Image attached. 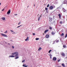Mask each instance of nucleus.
<instances>
[{
  "mask_svg": "<svg viewBox=\"0 0 67 67\" xmlns=\"http://www.w3.org/2000/svg\"><path fill=\"white\" fill-rule=\"evenodd\" d=\"M60 61V59H59V60H58V62H59Z\"/></svg>",
  "mask_w": 67,
  "mask_h": 67,
  "instance_id": "32",
  "label": "nucleus"
},
{
  "mask_svg": "<svg viewBox=\"0 0 67 67\" xmlns=\"http://www.w3.org/2000/svg\"><path fill=\"white\" fill-rule=\"evenodd\" d=\"M1 5V3H0V5Z\"/></svg>",
  "mask_w": 67,
  "mask_h": 67,
  "instance_id": "49",
  "label": "nucleus"
},
{
  "mask_svg": "<svg viewBox=\"0 0 67 67\" xmlns=\"http://www.w3.org/2000/svg\"><path fill=\"white\" fill-rule=\"evenodd\" d=\"M15 57V56L13 55H12L9 56V58H10V57Z\"/></svg>",
  "mask_w": 67,
  "mask_h": 67,
  "instance_id": "7",
  "label": "nucleus"
},
{
  "mask_svg": "<svg viewBox=\"0 0 67 67\" xmlns=\"http://www.w3.org/2000/svg\"><path fill=\"white\" fill-rule=\"evenodd\" d=\"M49 8L50 10H53L54 7H53V6H51L49 7Z\"/></svg>",
  "mask_w": 67,
  "mask_h": 67,
  "instance_id": "4",
  "label": "nucleus"
},
{
  "mask_svg": "<svg viewBox=\"0 0 67 67\" xmlns=\"http://www.w3.org/2000/svg\"><path fill=\"white\" fill-rule=\"evenodd\" d=\"M46 32H47V31H46V30H45V31H44V33H46Z\"/></svg>",
  "mask_w": 67,
  "mask_h": 67,
  "instance_id": "38",
  "label": "nucleus"
},
{
  "mask_svg": "<svg viewBox=\"0 0 67 67\" xmlns=\"http://www.w3.org/2000/svg\"><path fill=\"white\" fill-rule=\"evenodd\" d=\"M63 47H64V48H65V47H66V46L64 45H63Z\"/></svg>",
  "mask_w": 67,
  "mask_h": 67,
  "instance_id": "29",
  "label": "nucleus"
},
{
  "mask_svg": "<svg viewBox=\"0 0 67 67\" xmlns=\"http://www.w3.org/2000/svg\"><path fill=\"white\" fill-rule=\"evenodd\" d=\"M61 54L62 56H64L65 55V54L63 52H61Z\"/></svg>",
  "mask_w": 67,
  "mask_h": 67,
  "instance_id": "3",
  "label": "nucleus"
},
{
  "mask_svg": "<svg viewBox=\"0 0 67 67\" xmlns=\"http://www.w3.org/2000/svg\"><path fill=\"white\" fill-rule=\"evenodd\" d=\"M40 29H41V28H39L38 29V31H40Z\"/></svg>",
  "mask_w": 67,
  "mask_h": 67,
  "instance_id": "35",
  "label": "nucleus"
},
{
  "mask_svg": "<svg viewBox=\"0 0 67 67\" xmlns=\"http://www.w3.org/2000/svg\"><path fill=\"white\" fill-rule=\"evenodd\" d=\"M35 40H36V41H37V40H39V38H36Z\"/></svg>",
  "mask_w": 67,
  "mask_h": 67,
  "instance_id": "18",
  "label": "nucleus"
},
{
  "mask_svg": "<svg viewBox=\"0 0 67 67\" xmlns=\"http://www.w3.org/2000/svg\"><path fill=\"white\" fill-rule=\"evenodd\" d=\"M28 65L26 66H24V67H27Z\"/></svg>",
  "mask_w": 67,
  "mask_h": 67,
  "instance_id": "44",
  "label": "nucleus"
},
{
  "mask_svg": "<svg viewBox=\"0 0 67 67\" xmlns=\"http://www.w3.org/2000/svg\"><path fill=\"white\" fill-rule=\"evenodd\" d=\"M18 58H19V57L16 56V57L15 59H18Z\"/></svg>",
  "mask_w": 67,
  "mask_h": 67,
  "instance_id": "16",
  "label": "nucleus"
},
{
  "mask_svg": "<svg viewBox=\"0 0 67 67\" xmlns=\"http://www.w3.org/2000/svg\"><path fill=\"white\" fill-rule=\"evenodd\" d=\"M46 37L47 38H48V37H49V35H46Z\"/></svg>",
  "mask_w": 67,
  "mask_h": 67,
  "instance_id": "10",
  "label": "nucleus"
},
{
  "mask_svg": "<svg viewBox=\"0 0 67 67\" xmlns=\"http://www.w3.org/2000/svg\"><path fill=\"white\" fill-rule=\"evenodd\" d=\"M40 17H39L38 18V21H39L40 20Z\"/></svg>",
  "mask_w": 67,
  "mask_h": 67,
  "instance_id": "27",
  "label": "nucleus"
},
{
  "mask_svg": "<svg viewBox=\"0 0 67 67\" xmlns=\"http://www.w3.org/2000/svg\"><path fill=\"white\" fill-rule=\"evenodd\" d=\"M8 45H10V44H9V43H8Z\"/></svg>",
  "mask_w": 67,
  "mask_h": 67,
  "instance_id": "47",
  "label": "nucleus"
},
{
  "mask_svg": "<svg viewBox=\"0 0 67 67\" xmlns=\"http://www.w3.org/2000/svg\"><path fill=\"white\" fill-rule=\"evenodd\" d=\"M25 60H23L22 61V63H24V62H25Z\"/></svg>",
  "mask_w": 67,
  "mask_h": 67,
  "instance_id": "21",
  "label": "nucleus"
},
{
  "mask_svg": "<svg viewBox=\"0 0 67 67\" xmlns=\"http://www.w3.org/2000/svg\"><path fill=\"white\" fill-rule=\"evenodd\" d=\"M1 35L3 36H4V37H7V35L5 34H1Z\"/></svg>",
  "mask_w": 67,
  "mask_h": 67,
  "instance_id": "2",
  "label": "nucleus"
},
{
  "mask_svg": "<svg viewBox=\"0 0 67 67\" xmlns=\"http://www.w3.org/2000/svg\"><path fill=\"white\" fill-rule=\"evenodd\" d=\"M12 47L13 48H14V47L13 46H12Z\"/></svg>",
  "mask_w": 67,
  "mask_h": 67,
  "instance_id": "40",
  "label": "nucleus"
},
{
  "mask_svg": "<svg viewBox=\"0 0 67 67\" xmlns=\"http://www.w3.org/2000/svg\"><path fill=\"white\" fill-rule=\"evenodd\" d=\"M67 37V34H66L65 35V38H66V37Z\"/></svg>",
  "mask_w": 67,
  "mask_h": 67,
  "instance_id": "22",
  "label": "nucleus"
},
{
  "mask_svg": "<svg viewBox=\"0 0 67 67\" xmlns=\"http://www.w3.org/2000/svg\"><path fill=\"white\" fill-rule=\"evenodd\" d=\"M39 15V14H38V15Z\"/></svg>",
  "mask_w": 67,
  "mask_h": 67,
  "instance_id": "53",
  "label": "nucleus"
},
{
  "mask_svg": "<svg viewBox=\"0 0 67 67\" xmlns=\"http://www.w3.org/2000/svg\"><path fill=\"white\" fill-rule=\"evenodd\" d=\"M15 34V33H13V34Z\"/></svg>",
  "mask_w": 67,
  "mask_h": 67,
  "instance_id": "48",
  "label": "nucleus"
},
{
  "mask_svg": "<svg viewBox=\"0 0 67 67\" xmlns=\"http://www.w3.org/2000/svg\"><path fill=\"white\" fill-rule=\"evenodd\" d=\"M60 23L61 24H62L63 23V22H62V21H60Z\"/></svg>",
  "mask_w": 67,
  "mask_h": 67,
  "instance_id": "28",
  "label": "nucleus"
},
{
  "mask_svg": "<svg viewBox=\"0 0 67 67\" xmlns=\"http://www.w3.org/2000/svg\"><path fill=\"white\" fill-rule=\"evenodd\" d=\"M58 42H59V41L58 40L57 41V43H58Z\"/></svg>",
  "mask_w": 67,
  "mask_h": 67,
  "instance_id": "41",
  "label": "nucleus"
},
{
  "mask_svg": "<svg viewBox=\"0 0 67 67\" xmlns=\"http://www.w3.org/2000/svg\"><path fill=\"white\" fill-rule=\"evenodd\" d=\"M49 4H48L47 5V7L48 8L49 7Z\"/></svg>",
  "mask_w": 67,
  "mask_h": 67,
  "instance_id": "31",
  "label": "nucleus"
},
{
  "mask_svg": "<svg viewBox=\"0 0 67 67\" xmlns=\"http://www.w3.org/2000/svg\"><path fill=\"white\" fill-rule=\"evenodd\" d=\"M34 6H35V4H34Z\"/></svg>",
  "mask_w": 67,
  "mask_h": 67,
  "instance_id": "46",
  "label": "nucleus"
},
{
  "mask_svg": "<svg viewBox=\"0 0 67 67\" xmlns=\"http://www.w3.org/2000/svg\"><path fill=\"white\" fill-rule=\"evenodd\" d=\"M21 21H20L19 22V23L18 24V25H19V24H21Z\"/></svg>",
  "mask_w": 67,
  "mask_h": 67,
  "instance_id": "23",
  "label": "nucleus"
},
{
  "mask_svg": "<svg viewBox=\"0 0 67 67\" xmlns=\"http://www.w3.org/2000/svg\"><path fill=\"white\" fill-rule=\"evenodd\" d=\"M18 15L17 14H15V15Z\"/></svg>",
  "mask_w": 67,
  "mask_h": 67,
  "instance_id": "43",
  "label": "nucleus"
},
{
  "mask_svg": "<svg viewBox=\"0 0 67 67\" xmlns=\"http://www.w3.org/2000/svg\"><path fill=\"white\" fill-rule=\"evenodd\" d=\"M48 9V8H45V10H47Z\"/></svg>",
  "mask_w": 67,
  "mask_h": 67,
  "instance_id": "30",
  "label": "nucleus"
},
{
  "mask_svg": "<svg viewBox=\"0 0 67 67\" xmlns=\"http://www.w3.org/2000/svg\"><path fill=\"white\" fill-rule=\"evenodd\" d=\"M41 17V16H42V14L40 16Z\"/></svg>",
  "mask_w": 67,
  "mask_h": 67,
  "instance_id": "45",
  "label": "nucleus"
},
{
  "mask_svg": "<svg viewBox=\"0 0 67 67\" xmlns=\"http://www.w3.org/2000/svg\"><path fill=\"white\" fill-rule=\"evenodd\" d=\"M52 50H50L49 51L48 53H51V52Z\"/></svg>",
  "mask_w": 67,
  "mask_h": 67,
  "instance_id": "25",
  "label": "nucleus"
},
{
  "mask_svg": "<svg viewBox=\"0 0 67 67\" xmlns=\"http://www.w3.org/2000/svg\"><path fill=\"white\" fill-rule=\"evenodd\" d=\"M64 4H67V0H65L63 2Z\"/></svg>",
  "mask_w": 67,
  "mask_h": 67,
  "instance_id": "6",
  "label": "nucleus"
},
{
  "mask_svg": "<svg viewBox=\"0 0 67 67\" xmlns=\"http://www.w3.org/2000/svg\"><path fill=\"white\" fill-rule=\"evenodd\" d=\"M58 16H59V18H61V15L60 14H59Z\"/></svg>",
  "mask_w": 67,
  "mask_h": 67,
  "instance_id": "13",
  "label": "nucleus"
},
{
  "mask_svg": "<svg viewBox=\"0 0 67 67\" xmlns=\"http://www.w3.org/2000/svg\"><path fill=\"white\" fill-rule=\"evenodd\" d=\"M41 49H42V48L41 47H39V49H38V50H41Z\"/></svg>",
  "mask_w": 67,
  "mask_h": 67,
  "instance_id": "17",
  "label": "nucleus"
},
{
  "mask_svg": "<svg viewBox=\"0 0 67 67\" xmlns=\"http://www.w3.org/2000/svg\"><path fill=\"white\" fill-rule=\"evenodd\" d=\"M4 33H7V31H6L4 32Z\"/></svg>",
  "mask_w": 67,
  "mask_h": 67,
  "instance_id": "34",
  "label": "nucleus"
},
{
  "mask_svg": "<svg viewBox=\"0 0 67 67\" xmlns=\"http://www.w3.org/2000/svg\"><path fill=\"white\" fill-rule=\"evenodd\" d=\"M4 10V9H2V11H3Z\"/></svg>",
  "mask_w": 67,
  "mask_h": 67,
  "instance_id": "42",
  "label": "nucleus"
},
{
  "mask_svg": "<svg viewBox=\"0 0 67 67\" xmlns=\"http://www.w3.org/2000/svg\"><path fill=\"white\" fill-rule=\"evenodd\" d=\"M52 55H51L50 56V57L51 59H52Z\"/></svg>",
  "mask_w": 67,
  "mask_h": 67,
  "instance_id": "39",
  "label": "nucleus"
},
{
  "mask_svg": "<svg viewBox=\"0 0 67 67\" xmlns=\"http://www.w3.org/2000/svg\"><path fill=\"white\" fill-rule=\"evenodd\" d=\"M26 66V65L25 64H23V67H25Z\"/></svg>",
  "mask_w": 67,
  "mask_h": 67,
  "instance_id": "26",
  "label": "nucleus"
},
{
  "mask_svg": "<svg viewBox=\"0 0 67 67\" xmlns=\"http://www.w3.org/2000/svg\"><path fill=\"white\" fill-rule=\"evenodd\" d=\"M12 54L13 55H15L14 56L15 57H16V56H17L19 55V53L18 52H16L12 53Z\"/></svg>",
  "mask_w": 67,
  "mask_h": 67,
  "instance_id": "1",
  "label": "nucleus"
},
{
  "mask_svg": "<svg viewBox=\"0 0 67 67\" xmlns=\"http://www.w3.org/2000/svg\"><path fill=\"white\" fill-rule=\"evenodd\" d=\"M2 19L3 20H5V17H2Z\"/></svg>",
  "mask_w": 67,
  "mask_h": 67,
  "instance_id": "12",
  "label": "nucleus"
},
{
  "mask_svg": "<svg viewBox=\"0 0 67 67\" xmlns=\"http://www.w3.org/2000/svg\"><path fill=\"white\" fill-rule=\"evenodd\" d=\"M28 7H29V6H28V7H27V8H28Z\"/></svg>",
  "mask_w": 67,
  "mask_h": 67,
  "instance_id": "52",
  "label": "nucleus"
},
{
  "mask_svg": "<svg viewBox=\"0 0 67 67\" xmlns=\"http://www.w3.org/2000/svg\"><path fill=\"white\" fill-rule=\"evenodd\" d=\"M61 36H64V33H62V35H61Z\"/></svg>",
  "mask_w": 67,
  "mask_h": 67,
  "instance_id": "24",
  "label": "nucleus"
},
{
  "mask_svg": "<svg viewBox=\"0 0 67 67\" xmlns=\"http://www.w3.org/2000/svg\"><path fill=\"white\" fill-rule=\"evenodd\" d=\"M54 17H55V16H53V18H54Z\"/></svg>",
  "mask_w": 67,
  "mask_h": 67,
  "instance_id": "50",
  "label": "nucleus"
},
{
  "mask_svg": "<svg viewBox=\"0 0 67 67\" xmlns=\"http://www.w3.org/2000/svg\"><path fill=\"white\" fill-rule=\"evenodd\" d=\"M54 8H55V6H54Z\"/></svg>",
  "mask_w": 67,
  "mask_h": 67,
  "instance_id": "51",
  "label": "nucleus"
},
{
  "mask_svg": "<svg viewBox=\"0 0 67 67\" xmlns=\"http://www.w3.org/2000/svg\"><path fill=\"white\" fill-rule=\"evenodd\" d=\"M51 33L52 35H54V34H55V33L54 32H52Z\"/></svg>",
  "mask_w": 67,
  "mask_h": 67,
  "instance_id": "14",
  "label": "nucleus"
},
{
  "mask_svg": "<svg viewBox=\"0 0 67 67\" xmlns=\"http://www.w3.org/2000/svg\"><path fill=\"white\" fill-rule=\"evenodd\" d=\"M53 44H54V43H53Z\"/></svg>",
  "mask_w": 67,
  "mask_h": 67,
  "instance_id": "54",
  "label": "nucleus"
},
{
  "mask_svg": "<svg viewBox=\"0 0 67 67\" xmlns=\"http://www.w3.org/2000/svg\"><path fill=\"white\" fill-rule=\"evenodd\" d=\"M10 31H11V32H14V31H13V30H10Z\"/></svg>",
  "mask_w": 67,
  "mask_h": 67,
  "instance_id": "33",
  "label": "nucleus"
},
{
  "mask_svg": "<svg viewBox=\"0 0 67 67\" xmlns=\"http://www.w3.org/2000/svg\"><path fill=\"white\" fill-rule=\"evenodd\" d=\"M56 59H57L55 57H53V60H56Z\"/></svg>",
  "mask_w": 67,
  "mask_h": 67,
  "instance_id": "9",
  "label": "nucleus"
},
{
  "mask_svg": "<svg viewBox=\"0 0 67 67\" xmlns=\"http://www.w3.org/2000/svg\"><path fill=\"white\" fill-rule=\"evenodd\" d=\"M22 25H21L19 26H18L16 28H18L19 27H20V26H22Z\"/></svg>",
  "mask_w": 67,
  "mask_h": 67,
  "instance_id": "19",
  "label": "nucleus"
},
{
  "mask_svg": "<svg viewBox=\"0 0 67 67\" xmlns=\"http://www.w3.org/2000/svg\"><path fill=\"white\" fill-rule=\"evenodd\" d=\"M49 29L50 30H52V28L51 27H49Z\"/></svg>",
  "mask_w": 67,
  "mask_h": 67,
  "instance_id": "20",
  "label": "nucleus"
},
{
  "mask_svg": "<svg viewBox=\"0 0 67 67\" xmlns=\"http://www.w3.org/2000/svg\"><path fill=\"white\" fill-rule=\"evenodd\" d=\"M62 65L63 66V67H65V64L64 63H62Z\"/></svg>",
  "mask_w": 67,
  "mask_h": 67,
  "instance_id": "11",
  "label": "nucleus"
},
{
  "mask_svg": "<svg viewBox=\"0 0 67 67\" xmlns=\"http://www.w3.org/2000/svg\"><path fill=\"white\" fill-rule=\"evenodd\" d=\"M10 12H11V10L10 9H9L7 13V14H9L10 13Z\"/></svg>",
  "mask_w": 67,
  "mask_h": 67,
  "instance_id": "5",
  "label": "nucleus"
},
{
  "mask_svg": "<svg viewBox=\"0 0 67 67\" xmlns=\"http://www.w3.org/2000/svg\"><path fill=\"white\" fill-rule=\"evenodd\" d=\"M46 31L47 32H48V30H46Z\"/></svg>",
  "mask_w": 67,
  "mask_h": 67,
  "instance_id": "37",
  "label": "nucleus"
},
{
  "mask_svg": "<svg viewBox=\"0 0 67 67\" xmlns=\"http://www.w3.org/2000/svg\"><path fill=\"white\" fill-rule=\"evenodd\" d=\"M29 37H27L26 39L25 40V41H27L28 40H29Z\"/></svg>",
  "mask_w": 67,
  "mask_h": 67,
  "instance_id": "8",
  "label": "nucleus"
},
{
  "mask_svg": "<svg viewBox=\"0 0 67 67\" xmlns=\"http://www.w3.org/2000/svg\"><path fill=\"white\" fill-rule=\"evenodd\" d=\"M63 12H65L66 11V10L65 9H63Z\"/></svg>",
  "mask_w": 67,
  "mask_h": 67,
  "instance_id": "15",
  "label": "nucleus"
},
{
  "mask_svg": "<svg viewBox=\"0 0 67 67\" xmlns=\"http://www.w3.org/2000/svg\"><path fill=\"white\" fill-rule=\"evenodd\" d=\"M33 35H35V33H32V34Z\"/></svg>",
  "mask_w": 67,
  "mask_h": 67,
  "instance_id": "36",
  "label": "nucleus"
}]
</instances>
